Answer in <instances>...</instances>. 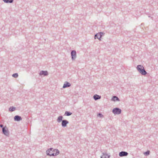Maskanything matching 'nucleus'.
Masks as SVG:
<instances>
[{
	"label": "nucleus",
	"mask_w": 158,
	"mask_h": 158,
	"mask_svg": "<svg viewBox=\"0 0 158 158\" xmlns=\"http://www.w3.org/2000/svg\"><path fill=\"white\" fill-rule=\"evenodd\" d=\"M63 118V117L62 116H60L58 117L57 121L58 123H60L61 122L62 126L63 127H65L69 123V122L66 120H62Z\"/></svg>",
	"instance_id": "nucleus-1"
},
{
	"label": "nucleus",
	"mask_w": 158,
	"mask_h": 158,
	"mask_svg": "<svg viewBox=\"0 0 158 158\" xmlns=\"http://www.w3.org/2000/svg\"><path fill=\"white\" fill-rule=\"evenodd\" d=\"M136 68L139 72L142 75H145L147 74V72L145 70L143 67L141 65H138Z\"/></svg>",
	"instance_id": "nucleus-2"
},
{
	"label": "nucleus",
	"mask_w": 158,
	"mask_h": 158,
	"mask_svg": "<svg viewBox=\"0 0 158 158\" xmlns=\"http://www.w3.org/2000/svg\"><path fill=\"white\" fill-rule=\"evenodd\" d=\"M112 112L114 114H119L121 113V110L120 109L117 107L114 108Z\"/></svg>",
	"instance_id": "nucleus-3"
},
{
	"label": "nucleus",
	"mask_w": 158,
	"mask_h": 158,
	"mask_svg": "<svg viewBox=\"0 0 158 158\" xmlns=\"http://www.w3.org/2000/svg\"><path fill=\"white\" fill-rule=\"evenodd\" d=\"M54 152L53 153H52L51 154H48V156H55L59 154V151L58 149H54Z\"/></svg>",
	"instance_id": "nucleus-4"
},
{
	"label": "nucleus",
	"mask_w": 158,
	"mask_h": 158,
	"mask_svg": "<svg viewBox=\"0 0 158 158\" xmlns=\"http://www.w3.org/2000/svg\"><path fill=\"white\" fill-rule=\"evenodd\" d=\"M2 133L5 135L8 136L9 135V132L7 128L6 127L2 128Z\"/></svg>",
	"instance_id": "nucleus-5"
},
{
	"label": "nucleus",
	"mask_w": 158,
	"mask_h": 158,
	"mask_svg": "<svg viewBox=\"0 0 158 158\" xmlns=\"http://www.w3.org/2000/svg\"><path fill=\"white\" fill-rule=\"evenodd\" d=\"M71 58L73 60H74L77 57L76 52L75 50H72L71 52Z\"/></svg>",
	"instance_id": "nucleus-6"
},
{
	"label": "nucleus",
	"mask_w": 158,
	"mask_h": 158,
	"mask_svg": "<svg viewBox=\"0 0 158 158\" xmlns=\"http://www.w3.org/2000/svg\"><path fill=\"white\" fill-rule=\"evenodd\" d=\"M128 153L125 151H122L119 153V155L120 157L127 156L128 155Z\"/></svg>",
	"instance_id": "nucleus-7"
},
{
	"label": "nucleus",
	"mask_w": 158,
	"mask_h": 158,
	"mask_svg": "<svg viewBox=\"0 0 158 158\" xmlns=\"http://www.w3.org/2000/svg\"><path fill=\"white\" fill-rule=\"evenodd\" d=\"M54 149L52 148H51L49 149H48L46 151V152L47 155L48 156V153L49 154H50L52 153H53L54 152Z\"/></svg>",
	"instance_id": "nucleus-8"
},
{
	"label": "nucleus",
	"mask_w": 158,
	"mask_h": 158,
	"mask_svg": "<svg viewBox=\"0 0 158 158\" xmlns=\"http://www.w3.org/2000/svg\"><path fill=\"white\" fill-rule=\"evenodd\" d=\"M14 119L15 121H19L22 119V118L20 116L17 115L15 116Z\"/></svg>",
	"instance_id": "nucleus-9"
},
{
	"label": "nucleus",
	"mask_w": 158,
	"mask_h": 158,
	"mask_svg": "<svg viewBox=\"0 0 158 158\" xmlns=\"http://www.w3.org/2000/svg\"><path fill=\"white\" fill-rule=\"evenodd\" d=\"M39 74L40 75H44L46 76L48 75V73L47 71H41L39 73Z\"/></svg>",
	"instance_id": "nucleus-10"
},
{
	"label": "nucleus",
	"mask_w": 158,
	"mask_h": 158,
	"mask_svg": "<svg viewBox=\"0 0 158 158\" xmlns=\"http://www.w3.org/2000/svg\"><path fill=\"white\" fill-rule=\"evenodd\" d=\"M71 84L68 82H66L64 84L63 86V88H65L66 87H69L70 86Z\"/></svg>",
	"instance_id": "nucleus-11"
},
{
	"label": "nucleus",
	"mask_w": 158,
	"mask_h": 158,
	"mask_svg": "<svg viewBox=\"0 0 158 158\" xmlns=\"http://www.w3.org/2000/svg\"><path fill=\"white\" fill-rule=\"evenodd\" d=\"M103 155L101 156V158H109L110 155H108L106 153H103Z\"/></svg>",
	"instance_id": "nucleus-12"
},
{
	"label": "nucleus",
	"mask_w": 158,
	"mask_h": 158,
	"mask_svg": "<svg viewBox=\"0 0 158 158\" xmlns=\"http://www.w3.org/2000/svg\"><path fill=\"white\" fill-rule=\"evenodd\" d=\"M93 98L95 100H97L101 98V96L97 94H95L93 96Z\"/></svg>",
	"instance_id": "nucleus-13"
},
{
	"label": "nucleus",
	"mask_w": 158,
	"mask_h": 158,
	"mask_svg": "<svg viewBox=\"0 0 158 158\" xmlns=\"http://www.w3.org/2000/svg\"><path fill=\"white\" fill-rule=\"evenodd\" d=\"M112 100L114 101H120L119 98L117 97L116 96H113L112 98Z\"/></svg>",
	"instance_id": "nucleus-14"
},
{
	"label": "nucleus",
	"mask_w": 158,
	"mask_h": 158,
	"mask_svg": "<svg viewBox=\"0 0 158 158\" xmlns=\"http://www.w3.org/2000/svg\"><path fill=\"white\" fill-rule=\"evenodd\" d=\"M103 34V32H100V33H98L96 34H95V36H97V35L99 36V38H101L102 37V35Z\"/></svg>",
	"instance_id": "nucleus-15"
},
{
	"label": "nucleus",
	"mask_w": 158,
	"mask_h": 158,
	"mask_svg": "<svg viewBox=\"0 0 158 158\" xmlns=\"http://www.w3.org/2000/svg\"><path fill=\"white\" fill-rule=\"evenodd\" d=\"M6 3H12L14 0H2Z\"/></svg>",
	"instance_id": "nucleus-16"
},
{
	"label": "nucleus",
	"mask_w": 158,
	"mask_h": 158,
	"mask_svg": "<svg viewBox=\"0 0 158 158\" xmlns=\"http://www.w3.org/2000/svg\"><path fill=\"white\" fill-rule=\"evenodd\" d=\"M72 114V113L70 112L66 111L65 113V115L67 116H69Z\"/></svg>",
	"instance_id": "nucleus-17"
},
{
	"label": "nucleus",
	"mask_w": 158,
	"mask_h": 158,
	"mask_svg": "<svg viewBox=\"0 0 158 158\" xmlns=\"http://www.w3.org/2000/svg\"><path fill=\"white\" fill-rule=\"evenodd\" d=\"M16 109V108L14 106H11L9 108V110L10 111H13Z\"/></svg>",
	"instance_id": "nucleus-18"
},
{
	"label": "nucleus",
	"mask_w": 158,
	"mask_h": 158,
	"mask_svg": "<svg viewBox=\"0 0 158 158\" xmlns=\"http://www.w3.org/2000/svg\"><path fill=\"white\" fill-rule=\"evenodd\" d=\"M12 76L15 78H17L18 77V74L17 73H15L13 74Z\"/></svg>",
	"instance_id": "nucleus-19"
},
{
	"label": "nucleus",
	"mask_w": 158,
	"mask_h": 158,
	"mask_svg": "<svg viewBox=\"0 0 158 158\" xmlns=\"http://www.w3.org/2000/svg\"><path fill=\"white\" fill-rule=\"evenodd\" d=\"M150 152L149 150H148L146 152H144V154L146 156H148L149 155Z\"/></svg>",
	"instance_id": "nucleus-20"
},
{
	"label": "nucleus",
	"mask_w": 158,
	"mask_h": 158,
	"mask_svg": "<svg viewBox=\"0 0 158 158\" xmlns=\"http://www.w3.org/2000/svg\"><path fill=\"white\" fill-rule=\"evenodd\" d=\"M95 39H98L99 40H101V38H99V36L97 35V36H95V35L94 36Z\"/></svg>",
	"instance_id": "nucleus-21"
},
{
	"label": "nucleus",
	"mask_w": 158,
	"mask_h": 158,
	"mask_svg": "<svg viewBox=\"0 0 158 158\" xmlns=\"http://www.w3.org/2000/svg\"><path fill=\"white\" fill-rule=\"evenodd\" d=\"M98 116H99L101 117L103 116V115L102 114L100 113H99L98 114Z\"/></svg>",
	"instance_id": "nucleus-22"
},
{
	"label": "nucleus",
	"mask_w": 158,
	"mask_h": 158,
	"mask_svg": "<svg viewBox=\"0 0 158 158\" xmlns=\"http://www.w3.org/2000/svg\"><path fill=\"white\" fill-rule=\"evenodd\" d=\"M0 127L1 128H4V127H3V125H2V124H0Z\"/></svg>",
	"instance_id": "nucleus-23"
}]
</instances>
